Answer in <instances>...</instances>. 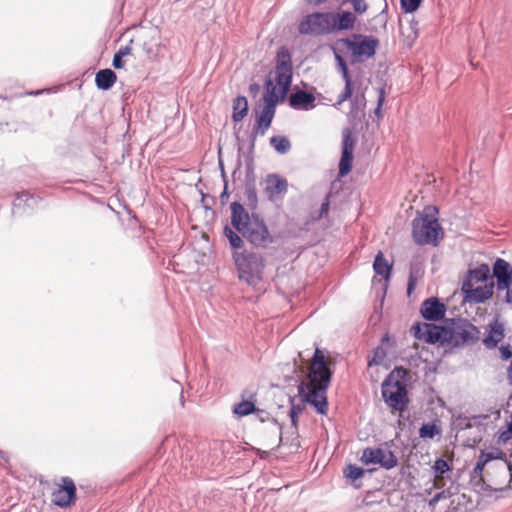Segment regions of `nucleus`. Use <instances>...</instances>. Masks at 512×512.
<instances>
[{"label": "nucleus", "mask_w": 512, "mask_h": 512, "mask_svg": "<svg viewBox=\"0 0 512 512\" xmlns=\"http://www.w3.org/2000/svg\"><path fill=\"white\" fill-rule=\"evenodd\" d=\"M409 373L402 366L395 367L383 380L381 394L384 403L391 409L403 413L408 409Z\"/></svg>", "instance_id": "nucleus-8"}, {"label": "nucleus", "mask_w": 512, "mask_h": 512, "mask_svg": "<svg viewBox=\"0 0 512 512\" xmlns=\"http://www.w3.org/2000/svg\"><path fill=\"white\" fill-rule=\"evenodd\" d=\"M480 339V329L468 319H447V345L452 348L472 346Z\"/></svg>", "instance_id": "nucleus-9"}, {"label": "nucleus", "mask_w": 512, "mask_h": 512, "mask_svg": "<svg viewBox=\"0 0 512 512\" xmlns=\"http://www.w3.org/2000/svg\"><path fill=\"white\" fill-rule=\"evenodd\" d=\"M377 93H378V96H377V104L379 106H382L385 102V98H386V91H385V87H379L377 88Z\"/></svg>", "instance_id": "nucleus-58"}, {"label": "nucleus", "mask_w": 512, "mask_h": 512, "mask_svg": "<svg viewBox=\"0 0 512 512\" xmlns=\"http://www.w3.org/2000/svg\"><path fill=\"white\" fill-rule=\"evenodd\" d=\"M360 461L364 465L378 464L385 470H391L398 465V458L391 450L384 451L380 447H367L363 450Z\"/></svg>", "instance_id": "nucleus-13"}, {"label": "nucleus", "mask_w": 512, "mask_h": 512, "mask_svg": "<svg viewBox=\"0 0 512 512\" xmlns=\"http://www.w3.org/2000/svg\"><path fill=\"white\" fill-rule=\"evenodd\" d=\"M412 238L417 245L438 246L444 238V230L439 223V208L426 205L412 220Z\"/></svg>", "instance_id": "nucleus-7"}, {"label": "nucleus", "mask_w": 512, "mask_h": 512, "mask_svg": "<svg viewBox=\"0 0 512 512\" xmlns=\"http://www.w3.org/2000/svg\"><path fill=\"white\" fill-rule=\"evenodd\" d=\"M256 407V394L243 390L241 393V401L232 406V415L235 419L239 420L252 415L256 411Z\"/></svg>", "instance_id": "nucleus-23"}, {"label": "nucleus", "mask_w": 512, "mask_h": 512, "mask_svg": "<svg viewBox=\"0 0 512 512\" xmlns=\"http://www.w3.org/2000/svg\"><path fill=\"white\" fill-rule=\"evenodd\" d=\"M314 91V87L311 88V91H306L302 89L295 90L288 97L289 106L294 110H312L315 107L316 101Z\"/></svg>", "instance_id": "nucleus-21"}, {"label": "nucleus", "mask_w": 512, "mask_h": 512, "mask_svg": "<svg viewBox=\"0 0 512 512\" xmlns=\"http://www.w3.org/2000/svg\"><path fill=\"white\" fill-rule=\"evenodd\" d=\"M435 477H441L452 472V465L444 458L438 457L432 466Z\"/></svg>", "instance_id": "nucleus-37"}, {"label": "nucleus", "mask_w": 512, "mask_h": 512, "mask_svg": "<svg viewBox=\"0 0 512 512\" xmlns=\"http://www.w3.org/2000/svg\"><path fill=\"white\" fill-rule=\"evenodd\" d=\"M380 41L373 35L352 33L345 38H339L331 46L333 54L342 51L344 58L349 57V64L354 66L375 57Z\"/></svg>", "instance_id": "nucleus-6"}, {"label": "nucleus", "mask_w": 512, "mask_h": 512, "mask_svg": "<svg viewBox=\"0 0 512 512\" xmlns=\"http://www.w3.org/2000/svg\"><path fill=\"white\" fill-rule=\"evenodd\" d=\"M457 421H458V426L461 429H466V428L471 427L470 418H467L465 416H459Z\"/></svg>", "instance_id": "nucleus-60"}, {"label": "nucleus", "mask_w": 512, "mask_h": 512, "mask_svg": "<svg viewBox=\"0 0 512 512\" xmlns=\"http://www.w3.org/2000/svg\"><path fill=\"white\" fill-rule=\"evenodd\" d=\"M507 379H508L509 385L512 386V373L509 370H507Z\"/></svg>", "instance_id": "nucleus-64"}, {"label": "nucleus", "mask_w": 512, "mask_h": 512, "mask_svg": "<svg viewBox=\"0 0 512 512\" xmlns=\"http://www.w3.org/2000/svg\"><path fill=\"white\" fill-rule=\"evenodd\" d=\"M361 100L358 99V96L352 97L350 100V111L348 113V118L350 121L360 119L363 115V107L365 106L364 94L361 95Z\"/></svg>", "instance_id": "nucleus-31"}, {"label": "nucleus", "mask_w": 512, "mask_h": 512, "mask_svg": "<svg viewBox=\"0 0 512 512\" xmlns=\"http://www.w3.org/2000/svg\"><path fill=\"white\" fill-rule=\"evenodd\" d=\"M344 3H350L353 7L354 14L356 15H362L365 13L368 9V4L365 2V0H343Z\"/></svg>", "instance_id": "nucleus-45"}, {"label": "nucleus", "mask_w": 512, "mask_h": 512, "mask_svg": "<svg viewBox=\"0 0 512 512\" xmlns=\"http://www.w3.org/2000/svg\"><path fill=\"white\" fill-rule=\"evenodd\" d=\"M486 465H487V463L479 455L477 462L471 472V480L472 481H475L477 479L478 482H483V478H484L483 472H484Z\"/></svg>", "instance_id": "nucleus-43"}, {"label": "nucleus", "mask_w": 512, "mask_h": 512, "mask_svg": "<svg viewBox=\"0 0 512 512\" xmlns=\"http://www.w3.org/2000/svg\"><path fill=\"white\" fill-rule=\"evenodd\" d=\"M480 457L488 464L493 460H502L507 466L508 471L510 472V476L512 478V464L507 460L505 453L499 447H492L490 451H486L485 449L480 451ZM512 479H510L511 481Z\"/></svg>", "instance_id": "nucleus-27"}, {"label": "nucleus", "mask_w": 512, "mask_h": 512, "mask_svg": "<svg viewBox=\"0 0 512 512\" xmlns=\"http://www.w3.org/2000/svg\"><path fill=\"white\" fill-rule=\"evenodd\" d=\"M252 415H255L256 418L261 423L271 421L273 424L277 425L280 430L283 429V424L279 423L276 418L272 417L271 414L264 409H260V408L256 407V411Z\"/></svg>", "instance_id": "nucleus-41"}, {"label": "nucleus", "mask_w": 512, "mask_h": 512, "mask_svg": "<svg viewBox=\"0 0 512 512\" xmlns=\"http://www.w3.org/2000/svg\"><path fill=\"white\" fill-rule=\"evenodd\" d=\"M446 304L438 297L432 296L425 299L420 306V315L426 321L435 322L445 319Z\"/></svg>", "instance_id": "nucleus-17"}, {"label": "nucleus", "mask_w": 512, "mask_h": 512, "mask_svg": "<svg viewBox=\"0 0 512 512\" xmlns=\"http://www.w3.org/2000/svg\"><path fill=\"white\" fill-rule=\"evenodd\" d=\"M373 271L376 275L382 277L384 284L382 287L381 303H383L388 283L393 275V263H389L382 251H378L373 261Z\"/></svg>", "instance_id": "nucleus-22"}, {"label": "nucleus", "mask_w": 512, "mask_h": 512, "mask_svg": "<svg viewBox=\"0 0 512 512\" xmlns=\"http://www.w3.org/2000/svg\"><path fill=\"white\" fill-rule=\"evenodd\" d=\"M504 291H506L505 300H504L505 303L512 304V289H511V287L504 289Z\"/></svg>", "instance_id": "nucleus-62"}, {"label": "nucleus", "mask_w": 512, "mask_h": 512, "mask_svg": "<svg viewBox=\"0 0 512 512\" xmlns=\"http://www.w3.org/2000/svg\"><path fill=\"white\" fill-rule=\"evenodd\" d=\"M447 497V492L446 491H441V492H437L432 498L431 500L429 501V504L431 506H434L437 502H439L441 499L443 498H446Z\"/></svg>", "instance_id": "nucleus-59"}, {"label": "nucleus", "mask_w": 512, "mask_h": 512, "mask_svg": "<svg viewBox=\"0 0 512 512\" xmlns=\"http://www.w3.org/2000/svg\"><path fill=\"white\" fill-rule=\"evenodd\" d=\"M260 89V85L256 82L251 83L248 87L249 93L252 97H256L260 92Z\"/></svg>", "instance_id": "nucleus-61"}, {"label": "nucleus", "mask_w": 512, "mask_h": 512, "mask_svg": "<svg viewBox=\"0 0 512 512\" xmlns=\"http://www.w3.org/2000/svg\"><path fill=\"white\" fill-rule=\"evenodd\" d=\"M230 196V192L228 190V183L223 184V191L220 194V202L222 205L226 204Z\"/></svg>", "instance_id": "nucleus-57"}, {"label": "nucleus", "mask_w": 512, "mask_h": 512, "mask_svg": "<svg viewBox=\"0 0 512 512\" xmlns=\"http://www.w3.org/2000/svg\"><path fill=\"white\" fill-rule=\"evenodd\" d=\"M384 497L385 493L381 488L367 490L362 499V504L367 507H372L375 504H380L384 500Z\"/></svg>", "instance_id": "nucleus-30"}, {"label": "nucleus", "mask_w": 512, "mask_h": 512, "mask_svg": "<svg viewBox=\"0 0 512 512\" xmlns=\"http://www.w3.org/2000/svg\"><path fill=\"white\" fill-rule=\"evenodd\" d=\"M374 469H364L353 463H348L343 469V476L346 481L355 489L362 487L361 479L366 475L370 474Z\"/></svg>", "instance_id": "nucleus-24"}, {"label": "nucleus", "mask_w": 512, "mask_h": 512, "mask_svg": "<svg viewBox=\"0 0 512 512\" xmlns=\"http://www.w3.org/2000/svg\"><path fill=\"white\" fill-rule=\"evenodd\" d=\"M495 282L488 264L482 263L469 269L462 282L463 300L469 304H483L492 298Z\"/></svg>", "instance_id": "nucleus-5"}, {"label": "nucleus", "mask_w": 512, "mask_h": 512, "mask_svg": "<svg viewBox=\"0 0 512 512\" xmlns=\"http://www.w3.org/2000/svg\"><path fill=\"white\" fill-rule=\"evenodd\" d=\"M249 112L248 100L243 95H238L232 101L231 119L234 124L240 123Z\"/></svg>", "instance_id": "nucleus-26"}, {"label": "nucleus", "mask_w": 512, "mask_h": 512, "mask_svg": "<svg viewBox=\"0 0 512 512\" xmlns=\"http://www.w3.org/2000/svg\"><path fill=\"white\" fill-rule=\"evenodd\" d=\"M241 168H242V161H241V159L239 157L238 160H237L236 166H235L234 170L232 171V179H233V181H236V179H240L241 174H242Z\"/></svg>", "instance_id": "nucleus-53"}, {"label": "nucleus", "mask_w": 512, "mask_h": 512, "mask_svg": "<svg viewBox=\"0 0 512 512\" xmlns=\"http://www.w3.org/2000/svg\"><path fill=\"white\" fill-rule=\"evenodd\" d=\"M424 0H400V9L404 14L415 13Z\"/></svg>", "instance_id": "nucleus-40"}, {"label": "nucleus", "mask_w": 512, "mask_h": 512, "mask_svg": "<svg viewBox=\"0 0 512 512\" xmlns=\"http://www.w3.org/2000/svg\"><path fill=\"white\" fill-rule=\"evenodd\" d=\"M132 48L131 46L125 45L121 46L115 53L112 59V66L114 69H122L125 66V60L124 57L131 54Z\"/></svg>", "instance_id": "nucleus-33"}, {"label": "nucleus", "mask_w": 512, "mask_h": 512, "mask_svg": "<svg viewBox=\"0 0 512 512\" xmlns=\"http://www.w3.org/2000/svg\"><path fill=\"white\" fill-rule=\"evenodd\" d=\"M250 184L256 186L253 168V157L246 158L245 186H249Z\"/></svg>", "instance_id": "nucleus-44"}, {"label": "nucleus", "mask_w": 512, "mask_h": 512, "mask_svg": "<svg viewBox=\"0 0 512 512\" xmlns=\"http://www.w3.org/2000/svg\"><path fill=\"white\" fill-rule=\"evenodd\" d=\"M284 381H285V383L295 382V383H297V386L299 385V382H302L299 379L298 375H297V361H296V359H294V367H293V370H292V374L284 376Z\"/></svg>", "instance_id": "nucleus-50"}, {"label": "nucleus", "mask_w": 512, "mask_h": 512, "mask_svg": "<svg viewBox=\"0 0 512 512\" xmlns=\"http://www.w3.org/2000/svg\"><path fill=\"white\" fill-rule=\"evenodd\" d=\"M264 183L263 193L270 202H281L284 199L288 191V181L284 176L278 173L267 174Z\"/></svg>", "instance_id": "nucleus-16"}, {"label": "nucleus", "mask_w": 512, "mask_h": 512, "mask_svg": "<svg viewBox=\"0 0 512 512\" xmlns=\"http://www.w3.org/2000/svg\"><path fill=\"white\" fill-rule=\"evenodd\" d=\"M387 356V350L382 346L378 345L373 349V357L368 360V367L378 366L382 363V360Z\"/></svg>", "instance_id": "nucleus-39"}, {"label": "nucleus", "mask_w": 512, "mask_h": 512, "mask_svg": "<svg viewBox=\"0 0 512 512\" xmlns=\"http://www.w3.org/2000/svg\"><path fill=\"white\" fill-rule=\"evenodd\" d=\"M356 139L352 136L350 128H345L342 132L341 157L338 164V176H347L353 168L354 147Z\"/></svg>", "instance_id": "nucleus-14"}, {"label": "nucleus", "mask_w": 512, "mask_h": 512, "mask_svg": "<svg viewBox=\"0 0 512 512\" xmlns=\"http://www.w3.org/2000/svg\"><path fill=\"white\" fill-rule=\"evenodd\" d=\"M142 50L145 52V54L148 56L149 59H152V58H154L156 56L155 49L148 42H144L142 44Z\"/></svg>", "instance_id": "nucleus-51"}, {"label": "nucleus", "mask_w": 512, "mask_h": 512, "mask_svg": "<svg viewBox=\"0 0 512 512\" xmlns=\"http://www.w3.org/2000/svg\"><path fill=\"white\" fill-rule=\"evenodd\" d=\"M342 51L335 52L334 59L336 63V70L341 75V78L344 81V88L341 93L338 95L337 103L335 106L340 105L344 101L351 99L355 90V81L352 78L351 72L349 70V65L346 58L341 55Z\"/></svg>", "instance_id": "nucleus-15"}, {"label": "nucleus", "mask_w": 512, "mask_h": 512, "mask_svg": "<svg viewBox=\"0 0 512 512\" xmlns=\"http://www.w3.org/2000/svg\"><path fill=\"white\" fill-rule=\"evenodd\" d=\"M292 81V56L286 46H281L276 53L275 70L270 72L264 81L262 104L259 102L254 108L255 133L262 136L271 127L276 108L287 99Z\"/></svg>", "instance_id": "nucleus-1"}, {"label": "nucleus", "mask_w": 512, "mask_h": 512, "mask_svg": "<svg viewBox=\"0 0 512 512\" xmlns=\"http://www.w3.org/2000/svg\"><path fill=\"white\" fill-rule=\"evenodd\" d=\"M25 198H28V191H21L16 193L15 199L13 201L12 213L13 215L19 214L22 210L23 212L27 211V202Z\"/></svg>", "instance_id": "nucleus-38"}, {"label": "nucleus", "mask_w": 512, "mask_h": 512, "mask_svg": "<svg viewBox=\"0 0 512 512\" xmlns=\"http://www.w3.org/2000/svg\"><path fill=\"white\" fill-rule=\"evenodd\" d=\"M499 356L502 361H508L512 358V347L509 343H502L500 345Z\"/></svg>", "instance_id": "nucleus-47"}, {"label": "nucleus", "mask_w": 512, "mask_h": 512, "mask_svg": "<svg viewBox=\"0 0 512 512\" xmlns=\"http://www.w3.org/2000/svg\"><path fill=\"white\" fill-rule=\"evenodd\" d=\"M418 25H419L418 21H416L414 19V17H412V19L409 21V26H410V30H411V33L413 34L414 38H417L419 36Z\"/></svg>", "instance_id": "nucleus-56"}, {"label": "nucleus", "mask_w": 512, "mask_h": 512, "mask_svg": "<svg viewBox=\"0 0 512 512\" xmlns=\"http://www.w3.org/2000/svg\"><path fill=\"white\" fill-rule=\"evenodd\" d=\"M410 334L427 344L447 345V319L443 325L417 321L411 326Z\"/></svg>", "instance_id": "nucleus-10"}, {"label": "nucleus", "mask_w": 512, "mask_h": 512, "mask_svg": "<svg viewBox=\"0 0 512 512\" xmlns=\"http://www.w3.org/2000/svg\"><path fill=\"white\" fill-rule=\"evenodd\" d=\"M421 273V268L417 264H410L408 282L406 287V293L408 297H410L412 293L415 291L417 280Z\"/></svg>", "instance_id": "nucleus-32"}, {"label": "nucleus", "mask_w": 512, "mask_h": 512, "mask_svg": "<svg viewBox=\"0 0 512 512\" xmlns=\"http://www.w3.org/2000/svg\"><path fill=\"white\" fill-rule=\"evenodd\" d=\"M279 443L282 445L289 446L290 448H294L295 450H298L300 448L298 429H291V431L286 436H283L282 430H280Z\"/></svg>", "instance_id": "nucleus-34"}, {"label": "nucleus", "mask_w": 512, "mask_h": 512, "mask_svg": "<svg viewBox=\"0 0 512 512\" xmlns=\"http://www.w3.org/2000/svg\"><path fill=\"white\" fill-rule=\"evenodd\" d=\"M295 397H290V408H289V418L291 421V429H298V422H299V414L302 413L304 410V406L300 404L294 403Z\"/></svg>", "instance_id": "nucleus-36"}, {"label": "nucleus", "mask_w": 512, "mask_h": 512, "mask_svg": "<svg viewBox=\"0 0 512 512\" xmlns=\"http://www.w3.org/2000/svg\"><path fill=\"white\" fill-rule=\"evenodd\" d=\"M476 485H480V490L485 494L486 496H493L497 499L501 496L502 492L506 488H493L491 485L487 484L485 480L483 479V482L475 481Z\"/></svg>", "instance_id": "nucleus-42"}, {"label": "nucleus", "mask_w": 512, "mask_h": 512, "mask_svg": "<svg viewBox=\"0 0 512 512\" xmlns=\"http://www.w3.org/2000/svg\"><path fill=\"white\" fill-rule=\"evenodd\" d=\"M304 1L309 5L317 6V5H320L324 2H326L327 0H304Z\"/></svg>", "instance_id": "nucleus-63"}, {"label": "nucleus", "mask_w": 512, "mask_h": 512, "mask_svg": "<svg viewBox=\"0 0 512 512\" xmlns=\"http://www.w3.org/2000/svg\"><path fill=\"white\" fill-rule=\"evenodd\" d=\"M298 32L310 36L331 34L329 11H315L305 15L298 24Z\"/></svg>", "instance_id": "nucleus-11"}, {"label": "nucleus", "mask_w": 512, "mask_h": 512, "mask_svg": "<svg viewBox=\"0 0 512 512\" xmlns=\"http://www.w3.org/2000/svg\"><path fill=\"white\" fill-rule=\"evenodd\" d=\"M223 234L228 240L239 281L255 287L263 280L265 258L259 252L246 249L245 242L231 231L229 225L224 226Z\"/></svg>", "instance_id": "nucleus-4"}, {"label": "nucleus", "mask_w": 512, "mask_h": 512, "mask_svg": "<svg viewBox=\"0 0 512 512\" xmlns=\"http://www.w3.org/2000/svg\"><path fill=\"white\" fill-rule=\"evenodd\" d=\"M334 371L328 365L324 353L316 347L312 357V367L308 379L314 391L306 382H299L298 397L303 403L310 405L321 416L327 415L329 401L327 392L331 386Z\"/></svg>", "instance_id": "nucleus-2"}, {"label": "nucleus", "mask_w": 512, "mask_h": 512, "mask_svg": "<svg viewBox=\"0 0 512 512\" xmlns=\"http://www.w3.org/2000/svg\"><path fill=\"white\" fill-rule=\"evenodd\" d=\"M117 81V74L110 68L100 69L95 74V85L98 90L108 91Z\"/></svg>", "instance_id": "nucleus-25"}, {"label": "nucleus", "mask_w": 512, "mask_h": 512, "mask_svg": "<svg viewBox=\"0 0 512 512\" xmlns=\"http://www.w3.org/2000/svg\"><path fill=\"white\" fill-rule=\"evenodd\" d=\"M260 135V133H255V128L253 127L248 140H249V146H248V155L246 158L253 157L254 149H255V143L257 136Z\"/></svg>", "instance_id": "nucleus-49"}, {"label": "nucleus", "mask_w": 512, "mask_h": 512, "mask_svg": "<svg viewBox=\"0 0 512 512\" xmlns=\"http://www.w3.org/2000/svg\"><path fill=\"white\" fill-rule=\"evenodd\" d=\"M493 279H496L497 291L512 287V265L503 258H496L493 263Z\"/></svg>", "instance_id": "nucleus-19"}, {"label": "nucleus", "mask_w": 512, "mask_h": 512, "mask_svg": "<svg viewBox=\"0 0 512 512\" xmlns=\"http://www.w3.org/2000/svg\"><path fill=\"white\" fill-rule=\"evenodd\" d=\"M200 195H201V203H202V207L205 209V210H211V205H209L207 202H206V199H211L212 201H214V199L207 193H204L202 190L199 191Z\"/></svg>", "instance_id": "nucleus-55"}, {"label": "nucleus", "mask_w": 512, "mask_h": 512, "mask_svg": "<svg viewBox=\"0 0 512 512\" xmlns=\"http://www.w3.org/2000/svg\"><path fill=\"white\" fill-rule=\"evenodd\" d=\"M245 195L247 198V210L249 213L256 212L258 209V195L256 186H253L252 184L245 186Z\"/></svg>", "instance_id": "nucleus-35"}, {"label": "nucleus", "mask_w": 512, "mask_h": 512, "mask_svg": "<svg viewBox=\"0 0 512 512\" xmlns=\"http://www.w3.org/2000/svg\"><path fill=\"white\" fill-rule=\"evenodd\" d=\"M418 433L422 439H434L436 436H440L442 434L440 421L435 419L431 422L423 423Z\"/></svg>", "instance_id": "nucleus-28"}, {"label": "nucleus", "mask_w": 512, "mask_h": 512, "mask_svg": "<svg viewBox=\"0 0 512 512\" xmlns=\"http://www.w3.org/2000/svg\"><path fill=\"white\" fill-rule=\"evenodd\" d=\"M504 337L505 325L500 321V315L496 314L486 326V333L482 339V343L486 349L493 350L498 347Z\"/></svg>", "instance_id": "nucleus-18"}, {"label": "nucleus", "mask_w": 512, "mask_h": 512, "mask_svg": "<svg viewBox=\"0 0 512 512\" xmlns=\"http://www.w3.org/2000/svg\"><path fill=\"white\" fill-rule=\"evenodd\" d=\"M218 167H219V170H220V177H221V180H222L223 184H227L228 183V177H227V174H226V171H225L223 160L221 159L220 156H219V159H218Z\"/></svg>", "instance_id": "nucleus-54"}, {"label": "nucleus", "mask_w": 512, "mask_h": 512, "mask_svg": "<svg viewBox=\"0 0 512 512\" xmlns=\"http://www.w3.org/2000/svg\"><path fill=\"white\" fill-rule=\"evenodd\" d=\"M329 19L331 34L352 30L357 21L355 14L349 10L338 12L329 11Z\"/></svg>", "instance_id": "nucleus-20"}, {"label": "nucleus", "mask_w": 512, "mask_h": 512, "mask_svg": "<svg viewBox=\"0 0 512 512\" xmlns=\"http://www.w3.org/2000/svg\"><path fill=\"white\" fill-rule=\"evenodd\" d=\"M381 344L380 345H388V346H395L396 345V340L394 337H391L389 335V333H385L382 337H381V340H380Z\"/></svg>", "instance_id": "nucleus-52"}, {"label": "nucleus", "mask_w": 512, "mask_h": 512, "mask_svg": "<svg viewBox=\"0 0 512 512\" xmlns=\"http://www.w3.org/2000/svg\"><path fill=\"white\" fill-rule=\"evenodd\" d=\"M25 201L27 202V209L29 211L34 210L36 207H38L39 203L42 201V198L40 196H37L35 194H31L28 192V198H25Z\"/></svg>", "instance_id": "nucleus-48"}, {"label": "nucleus", "mask_w": 512, "mask_h": 512, "mask_svg": "<svg viewBox=\"0 0 512 512\" xmlns=\"http://www.w3.org/2000/svg\"><path fill=\"white\" fill-rule=\"evenodd\" d=\"M77 499V487L74 480L69 476H62L51 493L52 504L58 508L67 509L74 506Z\"/></svg>", "instance_id": "nucleus-12"}, {"label": "nucleus", "mask_w": 512, "mask_h": 512, "mask_svg": "<svg viewBox=\"0 0 512 512\" xmlns=\"http://www.w3.org/2000/svg\"><path fill=\"white\" fill-rule=\"evenodd\" d=\"M270 146L280 155L288 153L291 149V142L286 136L275 135L269 140Z\"/></svg>", "instance_id": "nucleus-29"}, {"label": "nucleus", "mask_w": 512, "mask_h": 512, "mask_svg": "<svg viewBox=\"0 0 512 512\" xmlns=\"http://www.w3.org/2000/svg\"><path fill=\"white\" fill-rule=\"evenodd\" d=\"M329 207H330V193H328L326 195V197L324 198V200L321 203V206L318 210V216H313V220L317 221V220L322 219L324 217V215H326L328 213Z\"/></svg>", "instance_id": "nucleus-46"}, {"label": "nucleus", "mask_w": 512, "mask_h": 512, "mask_svg": "<svg viewBox=\"0 0 512 512\" xmlns=\"http://www.w3.org/2000/svg\"><path fill=\"white\" fill-rule=\"evenodd\" d=\"M231 231L256 249H266L275 238L270 233L264 218L257 212L249 213L239 201L230 203Z\"/></svg>", "instance_id": "nucleus-3"}]
</instances>
